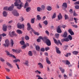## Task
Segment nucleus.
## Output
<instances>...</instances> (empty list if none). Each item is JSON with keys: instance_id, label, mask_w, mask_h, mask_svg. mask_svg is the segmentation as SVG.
Wrapping results in <instances>:
<instances>
[{"instance_id": "3c124183", "label": "nucleus", "mask_w": 79, "mask_h": 79, "mask_svg": "<svg viewBox=\"0 0 79 79\" xmlns=\"http://www.w3.org/2000/svg\"><path fill=\"white\" fill-rule=\"evenodd\" d=\"M35 72L36 73H38V74H41V72L38 70L35 71Z\"/></svg>"}, {"instance_id": "c756f323", "label": "nucleus", "mask_w": 79, "mask_h": 79, "mask_svg": "<svg viewBox=\"0 0 79 79\" xmlns=\"http://www.w3.org/2000/svg\"><path fill=\"white\" fill-rule=\"evenodd\" d=\"M28 55L29 56H32L33 54H32V51H29L28 53Z\"/></svg>"}, {"instance_id": "ddd939ff", "label": "nucleus", "mask_w": 79, "mask_h": 79, "mask_svg": "<svg viewBox=\"0 0 79 79\" xmlns=\"http://www.w3.org/2000/svg\"><path fill=\"white\" fill-rule=\"evenodd\" d=\"M56 53L58 54H60L61 53V51L59 50V48L57 47H56Z\"/></svg>"}, {"instance_id": "1a4fd4ad", "label": "nucleus", "mask_w": 79, "mask_h": 79, "mask_svg": "<svg viewBox=\"0 0 79 79\" xmlns=\"http://www.w3.org/2000/svg\"><path fill=\"white\" fill-rule=\"evenodd\" d=\"M56 31L58 33H61L62 32V31H61V30L60 28V26H58L57 28Z\"/></svg>"}, {"instance_id": "a19ab883", "label": "nucleus", "mask_w": 79, "mask_h": 79, "mask_svg": "<svg viewBox=\"0 0 79 79\" xmlns=\"http://www.w3.org/2000/svg\"><path fill=\"white\" fill-rule=\"evenodd\" d=\"M8 7L7 6H5L3 8V10H6V11H7V10H8Z\"/></svg>"}, {"instance_id": "bf43d9fd", "label": "nucleus", "mask_w": 79, "mask_h": 79, "mask_svg": "<svg viewBox=\"0 0 79 79\" xmlns=\"http://www.w3.org/2000/svg\"><path fill=\"white\" fill-rule=\"evenodd\" d=\"M75 8L76 9H79V6L78 5H76V6H75Z\"/></svg>"}, {"instance_id": "20e7f679", "label": "nucleus", "mask_w": 79, "mask_h": 79, "mask_svg": "<svg viewBox=\"0 0 79 79\" xmlns=\"http://www.w3.org/2000/svg\"><path fill=\"white\" fill-rule=\"evenodd\" d=\"M6 52L7 55L8 56H9L10 57H13L14 58H16V57H15V56L10 54V52H8V51H6Z\"/></svg>"}, {"instance_id": "bb28decb", "label": "nucleus", "mask_w": 79, "mask_h": 79, "mask_svg": "<svg viewBox=\"0 0 79 79\" xmlns=\"http://www.w3.org/2000/svg\"><path fill=\"white\" fill-rule=\"evenodd\" d=\"M47 10L48 11H51L52 10V8L50 6H48L47 7Z\"/></svg>"}, {"instance_id": "f3484780", "label": "nucleus", "mask_w": 79, "mask_h": 79, "mask_svg": "<svg viewBox=\"0 0 79 79\" xmlns=\"http://www.w3.org/2000/svg\"><path fill=\"white\" fill-rule=\"evenodd\" d=\"M4 17H6L7 15H8V13L6 11H4L2 13Z\"/></svg>"}, {"instance_id": "0e129e2a", "label": "nucleus", "mask_w": 79, "mask_h": 79, "mask_svg": "<svg viewBox=\"0 0 79 79\" xmlns=\"http://www.w3.org/2000/svg\"><path fill=\"white\" fill-rule=\"evenodd\" d=\"M45 32L47 34V35H49V32L48 31H46Z\"/></svg>"}, {"instance_id": "8fccbe9b", "label": "nucleus", "mask_w": 79, "mask_h": 79, "mask_svg": "<svg viewBox=\"0 0 79 79\" xmlns=\"http://www.w3.org/2000/svg\"><path fill=\"white\" fill-rule=\"evenodd\" d=\"M66 64L67 65H69L70 64V62L68 60H66Z\"/></svg>"}, {"instance_id": "7c9ffc66", "label": "nucleus", "mask_w": 79, "mask_h": 79, "mask_svg": "<svg viewBox=\"0 0 79 79\" xmlns=\"http://www.w3.org/2000/svg\"><path fill=\"white\" fill-rule=\"evenodd\" d=\"M73 54V55H77V54H78V53H79V52L77 51H73L72 52Z\"/></svg>"}, {"instance_id": "774afa93", "label": "nucleus", "mask_w": 79, "mask_h": 79, "mask_svg": "<svg viewBox=\"0 0 79 79\" xmlns=\"http://www.w3.org/2000/svg\"><path fill=\"white\" fill-rule=\"evenodd\" d=\"M75 5H79V2L77 1L74 3Z\"/></svg>"}, {"instance_id": "c03bdc74", "label": "nucleus", "mask_w": 79, "mask_h": 79, "mask_svg": "<svg viewBox=\"0 0 79 79\" xmlns=\"http://www.w3.org/2000/svg\"><path fill=\"white\" fill-rule=\"evenodd\" d=\"M33 33H34L35 35H39L40 34L39 33H38V32H35V31H33Z\"/></svg>"}, {"instance_id": "dca6fc26", "label": "nucleus", "mask_w": 79, "mask_h": 79, "mask_svg": "<svg viewBox=\"0 0 79 79\" xmlns=\"http://www.w3.org/2000/svg\"><path fill=\"white\" fill-rule=\"evenodd\" d=\"M26 10L27 12H29L31 10V8L30 7H28L26 8Z\"/></svg>"}, {"instance_id": "ea45409f", "label": "nucleus", "mask_w": 79, "mask_h": 79, "mask_svg": "<svg viewBox=\"0 0 79 79\" xmlns=\"http://www.w3.org/2000/svg\"><path fill=\"white\" fill-rule=\"evenodd\" d=\"M26 47H27V45H24L21 47V48H22V49H24L25 48H26Z\"/></svg>"}, {"instance_id": "a18cd8bd", "label": "nucleus", "mask_w": 79, "mask_h": 79, "mask_svg": "<svg viewBox=\"0 0 79 79\" xmlns=\"http://www.w3.org/2000/svg\"><path fill=\"white\" fill-rule=\"evenodd\" d=\"M56 13H54L52 17V19H54V18H56Z\"/></svg>"}, {"instance_id": "39448f33", "label": "nucleus", "mask_w": 79, "mask_h": 79, "mask_svg": "<svg viewBox=\"0 0 79 79\" xmlns=\"http://www.w3.org/2000/svg\"><path fill=\"white\" fill-rule=\"evenodd\" d=\"M27 30L28 31H30L31 29V31H34V30L32 29V28H31V25L29 23H28L27 24Z\"/></svg>"}, {"instance_id": "864d4df0", "label": "nucleus", "mask_w": 79, "mask_h": 79, "mask_svg": "<svg viewBox=\"0 0 79 79\" xmlns=\"http://www.w3.org/2000/svg\"><path fill=\"white\" fill-rule=\"evenodd\" d=\"M59 35H60V34L58 33H56L55 34V36L56 38H58V37H59Z\"/></svg>"}, {"instance_id": "4468645a", "label": "nucleus", "mask_w": 79, "mask_h": 79, "mask_svg": "<svg viewBox=\"0 0 79 79\" xmlns=\"http://www.w3.org/2000/svg\"><path fill=\"white\" fill-rule=\"evenodd\" d=\"M46 62L48 64H51V62H50V61L49 60L48 58L46 57Z\"/></svg>"}, {"instance_id": "cd10ccee", "label": "nucleus", "mask_w": 79, "mask_h": 79, "mask_svg": "<svg viewBox=\"0 0 79 79\" xmlns=\"http://www.w3.org/2000/svg\"><path fill=\"white\" fill-rule=\"evenodd\" d=\"M21 52V50L20 49H16V53H19Z\"/></svg>"}, {"instance_id": "6ab92c4d", "label": "nucleus", "mask_w": 79, "mask_h": 79, "mask_svg": "<svg viewBox=\"0 0 79 79\" xmlns=\"http://www.w3.org/2000/svg\"><path fill=\"white\" fill-rule=\"evenodd\" d=\"M23 64L25 65H26L27 66H29V61L28 60H26L25 62L23 63Z\"/></svg>"}, {"instance_id": "5fc2aeb1", "label": "nucleus", "mask_w": 79, "mask_h": 79, "mask_svg": "<svg viewBox=\"0 0 79 79\" xmlns=\"http://www.w3.org/2000/svg\"><path fill=\"white\" fill-rule=\"evenodd\" d=\"M36 77H38V79H44L43 78H42L39 75H37Z\"/></svg>"}, {"instance_id": "e433bc0d", "label": "nucleus", "mask_w": 79, "mask_h": 79, "mask_svg": "<svg viewBox=\"0 0 79 79\" xmlns=\"http://www.w3.org/2000/svg\"><path fill=\"white\" fill-rule=\"evenodd\" d=\"M15 31H12L11 32L12 35H11L10 33L9 34V35H10L11 37H13V35H14V34H15Z\"/></svg>"}, {"instance_id": "2eb2a0df", "label": "nucleus", "mask_w": 79, "mask_h": 79, "mask_svg": "<svg viewBox=\"0 0 79 79\" xmlns=\"http://www.w3.org/2000/svg\"><path fill=\"white\" fill-rule=\"evenodd\" d=\"M29 5L28 2H26L24 4V8L26 9V8L28 7Z\"/></svg>"}, {"instance_id": "393cba45", "label": "nucleus", "mask_w": 79, "mask_h": 79, "mask_svg": "<svg viewBox=\"0 0 79 79\" xmlns=\"http://www.w3.org/2000/svg\"><path fill=\"white\" fill-rule=\"evenodd\" d=\"M6 64L8 66H9V67H10V68H13V66L10 63L7 62L6 63Z\"/></svg>"}, {"instance_id": "6e6552de", "label": "nucleus", "mask_w": 79, "mask_h": 79, "mask_svg": "<svg viewBox=\"0 0 79 79\" xmlns=\"http://www.w3.org/2000/svg\"><path fill=\"white\" fill-rule=\"evenodd\" d=\"M68 31L69 34L71 35H74V32L73 31V30H72V29H69L68 30Z\"/></svg>"}, {"instance_id": "603ef678", "label": "nucleus", "mask_w": 79, "mask_h": 79, "mask_svg": "<svg viewBox=\"0 0 79 79\" xmlns=\"http://www.w3.org/2000/svg\"><path fill=\"white\" fill-rule=\"evenodd\" d=\"M74 19L75 21V23H77V21L78 20V19L74 18Z\"/></svg>"}, {"instance_id": "c9c22d12", "label": "nucleus", "mask_w": 79, "mask_h": 79, "mask_svg": "<svg viewBox=\"0 0 79 79\" xmlns=\"http://www.w3.org/2000/svg\"><path fill=\"white\" fill-rule=\"evenodd\" d=\"M10 42H11V47H13V45H14V42H13V40H11Z\"/></svg>"}, {"instance_id": "5701e85b", "label": "nucleus", "mask_w": 79, "mask_h": 79, "mask_svg": "<svg viewBox=\"0 0 79 79\" xmlns=\"http://www.w3.org/2000/svg\"><path fill=\"white\" fill-rule=\"evenodd\" d=\"M62 6L64 7V8H66L68 7V6L67 5V3H63Z\"/></svg>"}, {"instance_id": "69168bd1", "label": "nucleus", "mask_w": 79, "mask_h": 79, "mask_svg": "<svg viewBox=\"0 0 79 79\" xmlns=\"http://www.w3.org/2000/svg\"><path fill=\"white\" fill-rule=\"evenodd\" d=\"M58 44H59L60 45H62V43H61V41L60 40H58Z\"/></svg>"}, {"instance_id": "423d86ee", "label": "nucleus", "mask_w": 79, "mask_h": 79, "mask_svg": "<svg viewBox=\"0 0 79 79\" xmlns=\"http://www.w3.org/2000/svg\"><path fill=\"white\" fill-rule=\"evenodd\" d=\"M5 42L6 44H3V45L5 47H8L9 46V41L8 40H5Z\"/></svg>"}, {"instance_id": "e2e57ef3", "label": "nucleus", "mask_w": 79, "mask_h": 79, "mask_svg": "<svg viewBox=\"0 0 79 79\" xmlns=\"http://www.w3.org/2000/svg\"><path fill=\"white\" fill-rule=\"evenodd\" d=\"M41 52H44L45 51V48H42L41 49Z\"/></svg>"}, {"instance_id": "f704fd0d", "label": "nucleus", "mask_w": 79, "mask_h": 79, "mask_svg": "<svg viewBox=\"0 0 79 79\" xmlns=\"http://www.w3.org/2000/svg\"><path fill=\"white\" fill-rule=\"evenodd\" d=\"M53 39L54 40V43L56 44H58V41H57L56 40V39L54 38H53Z\"/></svg>"}, {"instance_id": "72a5a7b5", "label": "nucleus", "mask_w": 79, "mask_h": 79, "mask_svg": "<svg viewBox=\"0 0 79 79\" xmlns=\"http://www.w3.org/2000/svg\"><path fill=\"white\" fill-rule=\"evenodd\" d=\"M60 70V71H61L62 72V73H64V72L65 71H64V69H63V68H62L60 67L59 68Z\"/></svg>"}, {"instance_id": "052dcab7", "label": "nucleus", "mask_w": 79, "mask_h": 79, "mask_svg": "<svg viewBox=\"0 0 79 79\" xmlns=\"http://www.w3.org/2000/svg\"><path fill=\"white\" fill-rule=\"evenodd\" d=\"M72 26L74 27H75V28H77V25H72Z\"/></svg>"}, {"instance_id": "a878e982", "label": "nucleus", "mask_w": 79, "mask_h": 79, "mask_svg": "<svg viewBox=\"0 0 79 79\" xmlns=\"http://www.w3.org/2000/svg\"><path fill=\"white\" fill-rule=\"evenodd\" d=\"M16 32L17 33H18V34H23V31H22L21 30H17L16 31Z\"/></svg>"}, {"instance_id": "c85d7f7f", "label": "nucleus", "mask_w": 79, "mask_h": 79, "mask_svg": "<svg viewBox=\"0 0 79 79\" xmlns=\"http://www.w3.org/2000/svg\"><path fill=\"white\" fill-rule=\"evenodd\" d=\"M68 38L69 39V40H73V37H72L70 35H69Z\"/></svg>"}, {"instance_id": "49530a36", "label": "nucleus", "mask_w": 79, "mask_h": 79, "mask_svg": "<svg viewBox=\"0 0 79 79\" xmlns=\"http://www.w3.org/2000/svg\"><path fill=\"white\" fill-rule=\"evenodd\" d=\"M20 43L21 45H23L25 44L24 41H21L20 42Z\"/></svg>"}, {"instance_id": "79ce46f5", "label": "nucleus", "mask_w": 79, "mask_h": 79, "mask_svg": "<svg viewBox=\"0 0 79 79\" xmlns=\"http://www.w3.org/2000/svg\"><path fill=\"white\" fill-rule=\"evenodd\" d=\"M37 19L38 20H40L41 19V17H40V15H38L37 16Z\"/></svg>"}, {"instance_id": "338daca9", "label": "nucleus", "mask_w": 79, "mask_h": 79, "mask_svg": "<svg viewBox=\"0 0 79 79\" xmlns=\"http://www.w3.org/2000/svg\"><path fill=\"white\" fill-rule=\"evenodd\" d=\"M6 71L7 72H10V70L9 69H8V68H6Z\"/></svg>"}, {"instance_id": "4d7b16f0", "label": "nucleus", "mask_w": 79, "mask_h": 79, "mask_svg": "<svg viewBox=\"0 0 79 79\" xmlns=\"http://www.w3.org/2000/svg\"><path fill=\"white\" fill-rule=\"evenodd\" d=\"M0 61H2V62H3V61H5V60H4L3 59L2 57L0 58Z\"/></svg>"}, {"instance_id": "f257e3e1", "label": "nucleus", "mask_w": 79, "mask_h": 79, "mask_svg": "<svg viewBox=\"0 0 79 79\" xmlns=\"http://www.w3.org/2000/svg\"><path fill=\"white\" fill-rule=\"evenodd\" d=\"M15 1L14 3V5L15 6H17L18 9H21L22 7L24 6V3L22 2L21 0H15Z\"/></svg>"}, {"instance_id": "6e6d98bb", "label": "nucleus", "mask_w": 79, "mask_h": 79, "mask_svg": "<svg viewBox=\"0 0 79 79\" xmlns=\"http://www.w3.org/2000/svg\"><path fill=\"white\" fill-rule=\"evenodd\" d=\"M20 21H21L22 22L23 21L24 19V18H23V17H21L20 19Z\"/></svg>"}, {"instance_id": "a211bd4d", "label": "nucleus", "mask_w": 79, "mask_h": 79, "mask_svg": "<svg viewBox=\"0 0 79 79\" xmlns=\"http://www.w3.org/2000/svg\"><path fill=\"white\" fill-rule=\"evenodd\" d=\"M62 18L63 16H62L61 14V13H60L59 15H58V19L60 20V19H61Z\"/></svg>"}, {"instance_id": "4c0bfd02", "label": "nucleus", "mask_w": 79, "mask_h": 79, "mask_svg": "<svg viewBox=\"0 0 79 79\" xmlns=\"http://www.w3.org/2000/svg\"><path fill=\"white\" fill-rule=\"evenodd\" d=\"M35 20V18L33 19H32L31 20V23L32 24H34V21Z\"/></svg>"}, {"instance_id": "473e14b6", "label": "nucleus", "mask_w": 79, "mask_h": 79, "mask_svg": "<svg viewBox=\"0 0 79 79\" xmlns=\"http://www.w3.org/2000/svg\"><path fill=\"white\" fill-rule=\"evenodd\" d=\"M36 49L37 51H39L40 50V47L39 46H36Z\"/></svg>"}, {"instance_id": "0eeeda50", "label": "nucleus", "mask_w": 79, "mask_h": 79, "mask_svg": "<svg viewBox=\"0 0 79 79\" xmlns=\"http://www.w3.org/2000/svg\"><path fill=\"white\" fill-rule=\"evenodd\" d=\"M46 43L48 46H50L51 45V42L48 39H46Z\"/></svg>"}, {"instance_id": "09e8293b", "label": "nucleus", "mask_w": 79, "mask_h": 79, "mask_svg": "<svg viewBox=\"0 0 79 79\" xmlns=\"http://www.w3.org/2000/svg\"><path fill=\"white\" fill-rule=\"evenodd\" d=\"M43 23L44 24H45L46 25H47L48 24V22H47V21L45 20L43 22Z\"/></svg>"}, {"instance_id": "37998d69", "label": "nucleus", "mask_w": 79, "mask_h": 79, "mask_svg": "<svg viewBox=\"0 0 79 79\" xmlns=\"http://www.w3.org/2000/svg\"><path fill=\"white\" fill-rule=\"evenodd\" d=\"M64 18H65V19L66 20L68 19L69 18V17H68V15L65 14L64 15Z\"/></svg>"}, {"instance_id": "9d476101", "label": "nucleus", "mask_w": 79, "mask_h": 79, "mask_svg": "<svg viewBox=\"0 0 79 79\" xmlns=\"http://www.w3.org/2000/svg\"><path fill=\"white\" fill-rule=\"evenodd\" d=\"M69 40L68 38H64L61 40V42H69Z\"/></svg>"}, {"instance_id": "412c9836", "label": "nucleus", "mask_w": 79, "mask_h": 79, "mask_svg": "<svg viewBox=\"0 0 79 79\" xmlns=\"http://www.w3.org/2000/svg\"><path fill=\"white\" fill-rule=\"evenodd\" d=\"M37 11H38V12H40L42 10V8H41L40 7H38L37 8Z\"/></svg>"}, {"instance_id": "de8ad7c7", "label": "nucleus", "mask_w": 79, "mask_h": 79, "mask_svg": "<svg viewBox=\"0 0 79 79\" xmlns=\"http://www.w3.org/2000/svg\"><path fill=\"white\" fill-rule=\"evenodd\" d=\"M25 39L26 40H29V37L28 36H26L25 37Z\"/></svg>"}, {"instance_id": "b1692460", "label": "nucleus", "mask_w": 79, "mask_h": 79, "mask_svg": "<svg viewBox=\"0 0 79 79\" xmlns=\"http://www.w3.org/2000/svg\"><path fill=\"white\" fill-rule=\"evenodd\" d=\"M7 28V26H4L3 27V30L4 31H6Z\"/></svg>"}, {"instance_id": "13d9d810", "label": "nucleus", "mask_w": 79, "mask_h": 79, "mask_svg": "<svg viewBox=\"0 0 79 79\" xmlns=\"http://www.w3.org/2000/svg\"><path fill=\"white\" fill-rule=\"evenodd\" d=\"M49 49L50 48H49V47H47L45 48V50L46 51H48V50H49Z\"/></svg>"}, {"instance_id": "aec40b11", "label": "nucleus", "mask_w": 79, "mask_h": 79, "mask_svg": "<svg viewBox=\"0 0 79 79\" xmlns=\"http://www.w3.org/2000/svg\"><path fill=\"white\" fill-rule=\"evenodd\" d=\"M2 35L3 36V37H5V36H6V34L3 33H2V34L0 35V42L1 41V40L2 39Z\"/></svg>"}, {"instance_id": "f8f14e48", "label": "nucleus", "mask_w": 79, "mask_h": 79, "mask_svg": "<svg viewBox=\"0 0 79 79\" xmlns=\"http://www.w3.org/2000/svg\"><path fill=\"white\" fill-rule=\"evenodd\" d=\"M38 65L39 68H41L42 69L44 68V66H43V64H42L40 62H39L38 64Z\"/></svg>"}, {"instance_id": "f03ea898", "label": "nucleus", "mask_w": 79, "mask_h": 79, "mask_svg": "<svg viewBox=\"0 0 79 79\" xmlns=\"http://www.w3.org/2000/svg\"><path fill=\"white\" fill-rule=\"evenodd\" d=\"M17 27L19 29H23L24 30V25L23 24H21L19 23L17 24Z\"/></svg>"}, {"instance_id": "58836bf2", "label": "nucleus", "mask_w": 79, "mask_h": 79, "mask_svg": "<svg viewBox=\"0 0 79 79\" xmlns=\"http://www.w3.org/2000/svg\"><path fill=\"white\" fill-rule=\"evenodd\" d=\"M39 39H41V40H44L45 39V37H42L41 36H40L39 37Z\"/></svg>"}, {"instance_id": "9b49d317", "label": "nucleus", "mask_w": 79, "mask_h": 79, "mask_svg": "<svg viewBox=\"0 0 79 79\" xmlns=\"http://www.w3.org/2000/svg\"><path fill=\"white\" fill-rule=\"evenodd\" d=\"M14 8V5L12 4L11 6H10L8 9V10L9 11H12L13 10V8Z\"/></svg>"}, {"instance_id": "680f3d73", "label": "nucleus", "mask_w": 79, "mask_h": 79, "mask_svg": "<svg viewBox=\"0 0 79 79\" xmlns=\"http://www.w3.org/2000/svg\"><path fill=\"white\" fill-rule=\"evenodd\" d=\"M15 65L17 66L18 69H19L20 68H19V65L17 63L15 64Z\"/></svg>"}, {"instance_id": "7ed1b4c3", "label": "nucleus", "mask_w": 79, "mask_h": 79, "mask_svg": "<svg viewBox=\"0 0 79 79\" xmlns=\"http://www.w3.org/2000/svg\"><path fill=\"white\" fill-rule=\"evenodd\" d=\"M12 13L14 16H19V14L18 12V11L16 10H13Z\"/></svg>"}, {"instance_id": "4be33fe9", "label": "nucleus", "mask_w": 79, "mask_h": 79, "mask_svg": "<svg viewBox=\"0 0 79 79\" xmlns=\"http://www.w3.org/2000/svg\"><path fill=\"white\" fill-rule=\"evenodd\" d=\"M67 35H68V34L67 33V31H66L64 32V33L63 37L64 38L67 37Z\"/></svg>"}, {"instance_id": "2f4dec72", "label": "nucleus", "mask_w": 79, "mask_h": 79, "mask_svg": "<svg viewBox=\"0 0 79 79\" xmlns=\"http://www.w3.org/2000/svg\"><path fill=\"white\" fill-rule=\"evenodd\" d=\"M41 8L43 10H44L45 9V6L44 5H42L41 6Z\"/></svg>"}]
</instances>
